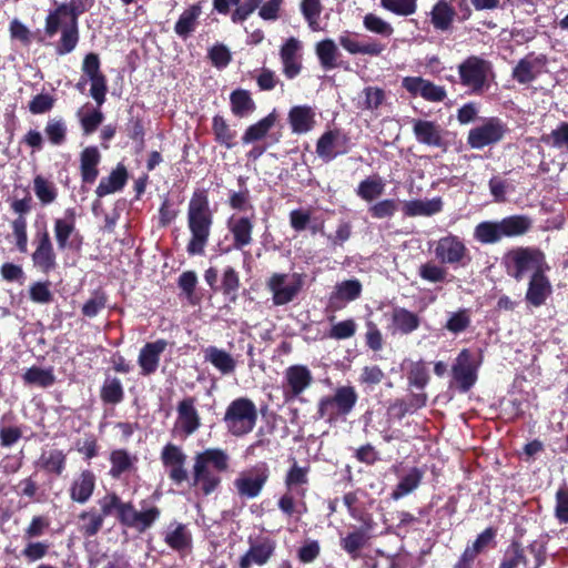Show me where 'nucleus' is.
Returning <instances> with one entry per match:
<instances>
[{"instance_id": "obj_1", "label": "nucleus", "mask_w": 568, "mask_h": 568, "mask_svg": "<svg viewBox=\"0 0 568 568\" xmlns=\"http://www.w3.org/2000/svg\"><path fill=\"white\" fill-rule=\"evenodd\" d=\"M100 513L102 519L105 517L115 516L119 524L123 527L134 529L143 534L160 519L162 510L150 498L142 499L136 509L132 501H123L121 497L112 491L105 494L100 500Z\"/></svg>"}, {"instance_id": "obj_2", "label": "nucleus", "mask_w": 568, "mask_h": 568, "mask_svg": "<svg viewBox=\"0 0 568 568\" xmlns=\"http://www.w3.org/2000/svg\"><path fill=\"white\" fill-rule=\"evenodd\" d=\"M186 219L187 229L191 234L186 251L190 255H203L214 222L207 190L196 189L192 193L187 205Z\"/></svg>"}, {"instance_id": "obj_3", "label": "nucleus", "mask_w": 568, "mask_h": 568, "mask_svg": "<svg viewBox=\"0 0 568 568\" xmlns=\"http://www.w3.org/2000/svg\"><path fill=\"white\" fill-rule=\"evenodd\" d=\"M230 468V455L222 448H206L194 456L192 483L195 491L210 496L222 483L221 473Z\"/></svg>"}, {"instance_id": "obj_4", "label": "nucleus", "mask_w": 568, "mask_h": 568, "mask_svg": "<svg viewBox=\"0 0 568 568\" xmlns=\"http://www.w3.org/2000/svg\"><path fill=\"white\" fill-rule=\"evenodd\" d=\"M506 274L517 282L528 274L549 272L550 266L546 254L536 246H517L509 250L503 257Z\"/></svg>"}, {"instance_id": "obj_5", "label": "nucleus", "mask_w": 568, "mask_h": 568, "mask_svg": "<svg viewBox=\"0 0 568 568\" xmlns=\"http://www.w3.org/2000/svg\"><path fill=\"white\" fill-rule=\"evenodd\" d=\"M358 394L354 386H339L333 395L323 396L317 404L316 418L328 423L345 419L355 408Z\"/></svg>"}, {"instance_id": "obj_6", "label": "nucleus", "mask_w": 568, "mask_h": 568, "mask_svg": "<svg viewBox=\"0 0 568 568\" xmlns=\"http://www.w3.org/2000/svg\"><path fill=\"white\" fill-rule=\"evenodd\" d=\"M257 418L254 402L248 397H237L227 405L222 420L232 436L243 437L254 429Z\"/></svg>"}, {"instance_id": "obj_7", "label": "nucleus", "mask_w": 568, "mask_h": 568, "mask_svg": "<svg viewBox=\"0 0 568 568\" xmlns=\"http://www.w3.org/2000/svg\"><path fill=\"white\" fill-rule=\"evenodd\" d=\"M271 470L266 462H258L235 480L234 487L242 498L253 499L260 496L270 479Z\"/></svg>"}, {"instance_id": "obj_8", "label": "nucleus", "mask_w": 568, "mask_h": 568, "mask_svg": "<svg viewBox=\"0 0 568 568\" xmlns=\"http://www.w3.org/2000/svg\"><path fill=\"white\" fill-rule=\"evenodd\" d=\"M490 63L477 55H470L458 65L460 83L475 94L483 93L487 84Z\"/></svg>"}, {"instance_id": "obj_9", "label": "nucleus", "mask_w": 568, "mask_h": 568, "mask_svg": "<svg viewBox=\"0 0 568 568\" xmlns=\"http://www.w3.org/2000/svg\"><path fill=\"white\" fill-rule=\"evenodd\" d=\"M434 252L436 258L442 264L466 266L471 261V256L464 241L452 233L437 241Z\"/></svg>"}, {"instance_id": "obj_10", "label": "nucleus", "mask_w": 568, "mask_h": 568, "mask_svg": "<svg viewBox=\"0 0 568 568\" xmlns=\"http://www.w3.org/2000/svg\"><path fill=\"white\" fill-rule=\"evenodd\" d=\"M507 132V124L501 119L493 116L468 132L467 144L471 149L481 150L500 142Z\"/></svg>"}, {"instance_id": "obj_11", "label": "nucleus", "mask_w": 568, "mask_h": 568, "mask_svg": "<svg viewBox=\"0 0 568 568\" xmlns=\"http://www.w3.org/2000/svg\"><path fill=\"white\" fill-rule=\"evenodd\" d=\"M314 382L311 369L306 365L295 364L284 372L283 396L285 402L298 398Z\"/></svg>"}, {"instance_id": "obj_12", "label": "nucleus", "mask_w": 568, "mask_h": 568, "mask_svg": "<svg viewBox=\"0 0 568 568\" xmlns=\"http://www.w3.org/2000/svg\"><path fill=\"white\" fill-rule=\"evenodd\" d=\"M82 72L91 82L90 94L101 106L105 102L108 92L106 77L101 71V62L98 53H88L82 62Z\"/></svg>"}, {"instance_id": "obj_13", "label": "nucleus", "mask_w": 568, "mask_h": 568, "mask_svg": "<svg viewBox=\"0 0 568 568\" xmlns=\"http://www.w3.org/2000/svg\"><path fill=\"white\" fill-rule=\"evenodd\" d=\"M34 243L36 250L31 254L33 266L48 275L58 266L57 254L49 232L45 229L42 232H37Z\"/></svg>"}, {"instance_id": "obj_14", "label": "nucleus", "mask_w": 568, "mask_h": 568, "mask_svg": "<svg viewBox=\"0 0 568 568\" xmlns=\"http://www.w3.org/2000/svg\"><path fill=\"white\" fill-rule=\"evenodd\" d=\"M226 227L232 235V246L224 248V253L232 250L242 251L253 243L254 214L251 216L233 215L226 221Z\"/></svg>"}, {"instance_id": "obj_15", "label": "nucleus", "mask_w": 568, "mask_h": 568, "mask_svg": "<svg viewBox=\"0 0 568 568\" xmlns=\"http://www.w3.org/2000/svg\"><path fill=\"white\" fill-rule=\"evenodd\" d=\"M349 138L338 129L325 131L316 142V153L325 162L347 153Z\"/></svg>"}, {"instance_id": "obj_16", "label": "nucleus", "mask_w": 568, "mask_h": 568, "mask_svg": "<svg viewBox=\"0 0 568 568\" xmlns=\"http://www.w3.org/2000/svg\"><path fill=\"white\" fill-rule=\"evenodd\" d=\"M161 462L168 469L169 478L175 485H181L189 479L185 468L186 455L174 444H166L161 452Z\"/></svg>"}, {"instance_id": "obj_17", "label": "nucleus", "mask_w": 568, "mask_h": 568, "mask_svg": "<svg viewBox=\"0 0 568 568\" xmlns=\"http://www.w3.org/2000/svg\"><path fill=\"white\" fill-rule=\"evenodd\" d=\"M248 550L240 558L239 568H251L252 565L264 566L273 557L276 541L270 537L250 538Z\"/></svg>"}, {"instance_id": "obj_18", "label": "nucleus", "mask_w": 568, "mask_h": 568, "mask_svg": "<svg viewBox=\"0 0 568 568\" xmlns=\"http://www.w3.org/2000/svg\"><path fill=\"white\" fill-rule=\"evenodd\" d=\"M287 278L286 274L274 273L267 281V287L273 294V304L276 306L285 305L292 302L303 286L301 274H294V283L284 285Z\"/></svg>"}, {"instance_id": "obj_19", "label": "nucleus", "mask_w": 568, "mask_h": 568, "mask_svg": "<svg viewBox=\"0 0 568 568\" xmlns=\"http://www.w3.org/2000/svg\"><path fill=\"white\" fill-rule=\"evenodd\" d=\"M402 87L413 97L420 95L429 102H443L447 97L444 87L437 85L422 77H405L402 80Z\"/></svg>"}, {"instance_id": "obj_20", "label": "nucleus", "mask_w": 568, "mask_h": 568, "mask_svg": "<svg viewBox=\"0 0 568 568\" xmlns=\"http://www.w3.org/2000/svg\"><path fill=\"white\" fill-rule=\"evenodd\" d=\"M546 65L547 57L545 54L535 55L531 52L517 62L513 69L511 77L519 84H528L544 72Z\"/></svg>"}, {"instance_id": "obj_21", "label": "nucleus", "mask_w": 568, "mask_h": 568, "mask_svg": "<svg viewBox=\"0 0 568 568\" xmlns=\"http://www.w3.org/2000/svg\"><path fill=\"white\" fill-rule=\"evenodd\" d=\"M453 379L459 392L467 393L477 381V368L470 362V352L467 348L456 357V362L452 367Z\"/></svg>"}, {"instance_id": "obj_22", "label": "nucleus", "mask_w": 568, "mask_h": 568, "mask_svg": "<svg viewBox=\"0 0 568 568\" xmlns=\"http://www.w3.org/2000/svg\"><path fill=\"white\" fill-rule=\"evenodd\" d=\"M413 133L420 143L432 148H446L444 129L435 121L414 119Z\"/></svg>"}, {"instance_id": "obj_23", "label": "nucleus", "mask_w": 568, "mask_h": 568, "mask_svg": "<svg viewBox=\"0 0 568 568\" xmlns=\"http://www.w3.org/2000/svg\"><path fill=\"white\" fill-rule=\"evenodd\" d=\"M166 347L168 341L163 338L144 344L138 356V364L142 376L153 375L158 371L161 355Z\"/></svg>"}, {"instance_id": "obj_24", "label": "nucleus", "mask_w": 568, "mask_h": 568, "mask_svg": "<svg viewBox=\"0 0 568 568\" xmlns=\"http://www.w3.org/2000/svg\"><path fill=\"white\" fill-rule=\"evenodd\" d=\"M548 272H537L530 275L526 291V302L535 307L544 305L552 293Z\"/></svg>"}, {"instance_id": "obj_25", "label": "nucleus", "mask_w": 568, "mask_h": 568, "mask_svg": "<svg viewBox=\"0 0 568 568\" xmlns=\"http://www.w3.org/2000/svg\"><path fill=\"white\" fill-rule=\"evenodd\" d=\"M362 294V283L354 280H346L337 283L328 297L327 307L332 311L342 310L346 303L357 300Z\"/></svg>"}, {"instance_id": "obj_26", "label": "nucleus", "mask_w": 568, "mask_h": 568, "mask_svg": "<svg viewBox=\"0 0 568 568\" xmlns=\"http://www.w3.org/2000/svg\"><path fill=\"white\" fill-rule=\"evenodd\" d=\"M196 398L189 396L183 398L176 407V423L184 436L194 434L201 426V417L195 408Z\"/></svg>"}, {"instance_id": "obj_27", "label": "nucleus", "mask_w": 568, "mask_h": 568, "mask_svg": "<svg viewBox=\"0 0 568 568\" xmlns=\"http://www.w3.org/2000/svg\"><path fill=\"white\" fill-rule=\"evenodd\" d=\"M356 38V33L345 31L338 37V43L351 54H366L371 57H377L381 55L386 49V44L378 40H371L368 42L361 43Z\"/></svg>"}, {"instance_id": "obj_28", "label": "nucleus", "mask_w": 568, "mask_h": 568, "mask_svg": "<svg viewBox=\"0 0 568 568\" xmlns=\"http://www.w3.org/2000/svg\"><path fill=\"white\" fill-rule=\"evenodd\" d=\"M97 485V476L90 469L82 470L71 483L70 499L78 504H85L92 497Z\"/></svg>"}, {"instance_id": "obj_29", "label": "nucleus", "mask_w": 568, "mask_h": 568, "mask_svg": "<svg viewBox=\"0 0 568 568\" xmlns=\"http://www.w3.org/2000/svg\"><path fill=\"white\" fill-rule=\"evenodd\" d=\"M315 111L311 105H294L290 109L287 121L295 134H305L312 131L316 124Z\"/></svg>"}, {"instance_id": "obj_30", "label": "nucleus", "mask_w": 568, "mask_h": 568, "mask_svg": "<svg viewBox=\"0 0 568 568\" xmlns=\"http://www.w3.org/2000/svg\"><path fill=\"white\" fill-rule=\"evenodd\" d=\"M109 462L111 465L110 477L119 480L124 475L136 470L138 456L124 448H116L110 452Z\"/></svg>"}, {"instance_id": "obj_31", "label": "nucleus", "mask_w": 568, "mask_h": 568, "mask_svg": "<svg viewBox=\"0 0 568 568\" xmlns=\"http://www.w3.org/2000/svg\"><path fill=\"white\" fill-rule=\"evenodd\" d=\"M53 232L59 251L80 250L83 237L75 224L54 220Z\"/></svg>"}, {"instance_id": "obj_32", "label": "nucleus", "mask_w": 568, "mask_h": 568, "mask_svg": "<svg viewBox=\"0 0 568 568\" xmlns=\"http://www.w3.org/2000/svg\"><path fill=\"white\" fill-rule=\"evenodd\" d=\"M311 471L310 466H300L295 458H293V464L286 471L284 478V485L288 491H295V495L301 499H304L306 496L307 489L305 488L308 485V474Z\"/></svg>"}, {"instance_id": "obj_33", "label": "nucleus", "mask_w": 568, "mask_h": 568, "mask_svg": "<svg viewBox=\"0 0 568 568\" xmlns=\"http://www.w3.org/2000/svg\"><path fill=\"white\" fill-rule=\"evenodd\" d=\"M420 326V317L405 308L396 307L392 313V334L409 335Z\"/></svg>"}, {"instance_id": "obj_34", "label": "nucleus", "mask_w": 568, "mask_h": 568, "mask_svg": "<svg viewBox=\"0 0 568 568\" xmlns=\"http://www.w3.org/2000/svg\"><path fill=\"white\" fill-rule=\"evenodd\" d=\"M192 534L182 523H171L164 536V542L174 551L184 552L192 548Z\"/></svg>"}, {"instance_id": "obj_35", "label": "nucleus", "mask_w": 568, "mask_h": 568, "mask_svg": "<svg viewBox=\"0 0 568 568\" xmlns=\"http://www.w3.org/2000/svg\"><path fill=\"white\" fill-rule=\"evenodd\" d=\"M101 154L97 146H87L80 153V174L83 183L92 184L99 175Z\"/></svg>"}, {"instance_id": "obj_36", "label": "nucleus", "mask_w": 568, "mask_h": 568, "mask_svg": "<svg viewBox=\"0 0 568 568\" xmlns=\"http://www.w3.org/2000/svg\"><path fill=\"white\" fill-rule=\"evenodd\" d=\"M442 197H433L430 200H410L404 202L402 207L403 214L408 217L432 216L443 211Z\"/></svg>"}, {"instance_id": "obj_37", "label": "nucleus", "mask_w": 568, "mask_h": 568, "mask_svg": "<svg viewBox=\"0 0 568 568\" xmlns=\"http://www.w3.org/2000/svg\"><path fill=\"white\" fill-rule=\"evenodd\" d=\"M202 14V2L199 1L189 6L179 17L174 24V32L183 40H186L196 29L199 18Z\"/></svg>"}, {"instance_id": "obj_38", "label": "nucleus", "mask_w": 568, "mask_h": 568, "mask_svg": "<svg viewBox=\"0 0 568 568\" xmlns=\"http://www.w3.org/2000/svg\"><path fill=\"white\" fill-rule=\"evenodd\" d=\"M129 174L126 168L119 163L106 178H102L95 190L98 197H104L111 193L121 191L126 184Z\"/></svg>"}, {"instance_id": "obj_39", "label": "nucleus", "mask_w": 568, "mask_h": 568, "mask_svg": "<svg viewBox=\"0 0 568 568\" xmlns=\"http://www.w3.org/2000/svg\"><path fill=\"white\" fill-rule=\"evenodd\" d=\"M498 222L503 239L523 236L532 227L531 217L524 214L509 215Z\"/></svg>"}, {"instance_id": "obj_40", "label": "nucleus", "mask_w": 568, "mask_h": 568, "mask_svg": "<svg viewBox=\"0 0 568 568\" xmlns=\"http://www.w3.org/2000/svg\"><path fill=\"white\" fill-rule=\"evenodd\" d=\"M277 120L276 111L273 110L266 116L258 120L256 123L251 124L246 128L242 135L243 144H251L264 139L270 130L275 125Z\"/></svg>"}, {"instance_id": "obj_41", "label": "nucleus", "mask_w": 568, "mask_h": 568, "mask_svg": "<svg viewBox=\"0 0 568 568\" xmlns=\"http://www.w3.org/2000/svg\"><path fill=\"white\" fill-rule=\"evenodd\" d=\"M424 474L425 471L422 468L412 467L409 471L399 479L398 484L393 489L390 497L394 500H398L413 493L420 485Z\"/></svg>"}, {"instance_id": "obj_42", "label": "nucleus", "mask_w": 568, "mask_h": 568, "mask_svg": "<svg viewBox=\"0 0 568 568\" xmlns=\"http://www.w3.org/2000/svg\"><path fill=\"white\" fill-rule=\"evenodd\" d=\"M212 132L214 134V141L227 150L233 149L236 145L235 140L237 132L231 128L222 115L215 114L213 116Z\"/></svg>"}, {"instance_id": "obj_43", "label": "nucleus", "mask_w": 568, "mask_h": 568, "mask_svg": "<svg viewBox=\"0 0 568 568\" xmlns=\"http://www.w3.org/2000/svg\"><path fill=\"white\" fill-rule=\"evenodd\" d=\"M230 105L232 113L237 118H245L253 113L256 104L251 93L244 89H235L230 94Z\"/></svg>"}, {"instance_id": "obj_44", "label": "nucleus", "mask_w": 568, "mask_h": 568, "mask_svg": "<svg viewBox=\"0 0 568 568\" xmlns=\"http://www.w3.org/2000/svg\"><path fill=\"white\" fill-rule=\"evenodd\" d=\"M241 280L239 272L233 266L223 270L219 291L230 302L235 303L239 298Z\"/></svg>"}, {"instance_id": "obj_45", "label": "nucleus", "mask_w": 568, "mask_h": 568, "mask_svg": "<svg viewBox=\"0 0 568 568\" xmlns=\"http://www.w3.org/2000/svg\"><path fill=\"white\" fill-rule=\"evenodd\" d=\"M100 398L105 405H118L124 399V388L119 377L106 375L100 388Z\"/></svg>"}, {"instance_id": "obj_46", "label": "nucleus", "mask_w": 568, "mask_h": 568, "mask_svg": "<svg viewBox=\"0 0 568 568\" xmlns=\"http://www.w3.org/2000/svg\"><path fill=\"white\" fill-rule=\"evenodd\" d=\"M519 565H523L525 568H530V562L526 556L523 544L519 540L514 539L506 548L498 568H518Z\"/></svg>"}, {"instance_id": "obj_47", "label": "nucleus", "mask_w": 568, "mask_h": 568, "mask_svg": "<svg viewBox=\"0 0 568 568\" xmlns=\"http://www.w3.org/2000/svg\"><path fill=\"white\" fill-rule=\"evenodd\" d=\"M315 52L324 70H333L339 67L337 58L341 55L337 45L332 39H324L316 43Z\"/></svg>"}, {"instance_id": "obj_48", "label": "nucleus", "mask_w": 568, "mask_h": 568, "mask_svg": "<svg viewBox=\"0 0 568 568\" xmlns=\"http://www.w3.org/2000/svg\"><path fill=\"white\" fill-rule=\"evenodd\" d=\"M369 537L362 528H356L341 538V548L352 558L358 559L361 550L367 545Z\"/></svg>"}, {"instance_id": "obj_49", "label": "nucleus", "mask_w": 568, "mask_h": 568, "mask_svg": "<svg viewBox=\"0 0 568 568\" xmlns=\"http://www.w3.org/2000/svg\"><path fill=\"white\" fill-rule=\"evenodd\" d=\"M430 16L434 28L446 31L450 29L456 11L446 0H438L432 9Z\"/></svg>"}, {"instance_id": "obj_50", "label": "nucleus", "mask_w": 568, "mask_h": 568, "mask_svg": "<svg viewBox=\"0 0 568 568\" xmlns=\"http://www.w3.org/2000/svg\"><path fill=\"white\" fill-rule=\"evenodd\" d=\"M205 361L210 362L223 375H229L235 371V359L224 349L216 346H209L205 349Z\"/></svg>"}, {"instance_id": "obj_51", "label": "nucleus", "mask_w": 568, "mask_h": 568, "mask_svg": "<svg viewBox=\"0 0 568 568\" xmlns=\"http://www.w3.org/2000/svg\"><path fill=\"white\" fill-rule=\"evenodd\" d=\"M385 183L379 175H371L361 181L356 194L363 201L371 203L384 194Z\"/></svg>"}, {"instance_id": "obj_52", "label": "nucleus", "mask_w": 568, "mask_h": 568, "mask_svg": "<svg viewBox=\"0 0 568 568\" xmlns=\"http://www.w3.org/2000/svg\"><path fill=\"white\" fill-rule=\"evenodd\" d=\"M474 239L481 244H495L503 240L498 221H483L474 229Z\"/></svg>"}, {"instance_id": "obj_53", "label": "nucleus", "mask_w": 568, "mask_h": 568, "mask_svg": "<svg viewBox=\"0 0 568 568\" xmlns=\"http://www.w3.org/2000/svg\"><path fill=\"white\" fill-rule=\"evenodd\" d=\"M23 382L27 385H36L42 388L52 386L55 383V376L52 367L42 368L32 366L22 375Z\"/></svg>"}, {"instance_id": "obj_54", "label": "nucleus", "mask_w": 568, "mask_h": 568, "mask_svg": "<svg viewBox=\"0 0 568 568\" xmlns=\"http://www.w3.org/2000/svg\"><path fill=\"white\" fill-rule=\"evenodd\" d=\"M65 460L67 457L62 450L53 449L40 456L39 465L44 471L60 476L65 469Z\"/></svg>"}, {"instance_id": "obj_55", "label": "nucleus", "mask_w": 568, "mask_h": 568, "mask_svg": "<svg viewBox=\"0 0 568 568\" xmlns=\"http://www.w3.org/2000/svg\"><path fill=\"white\" fill-rule=\"evenodd\" d=\"M44 134L50 144L59 146L65 143L68 126L64 119L58 116L47 121Z\"/></svg>"}, {"instance_id": "obj_56", "label": "nucleus", "mask_w": 568, "mask_h": 568, "mask_svg": "<svg viewBox=\"0 0 568 568\" xmlns=\"http://www.w3.org/2000/svg\"><path fill=\"white\" fill-rule=\"evenodd\" d=\"M293 493L287 490L283 494L277 501V507L286 517H295L298 520L307 511V506L303 499L297 503Z\"/></svg>"}, {"instance_id": "obj_57", "label": "nucleus", "mask_w": 568, "mask_h": 568, "mask_svg": "<svg viewBox=\"0 0 568 568\" xmlns=\"http://www.w3.org/2000/svg\"><path fill=\"white\" fill-rule=\"evenodd\" d=\"M540 140L552 149L568 152V122H560L550 133L542 134Z\"/></svg>"}, {"instance_id": "obj_58", "label": "nucleus", "mask_w": 568, "mask_h": 568, "mask_svg": "<svg viewBox=\"0 0 568 568\" xmlns=\"http://www.w3.org/2000/svg\"><path fill=\"white\" fill-rule=\"evenodd\" d=\"M79 41V29L78 24L69 23L61 29V38L57 45V53L60 55L72 52Z\"/></svg>"}, {"instance_id": "obj_59", "label": "nucleus", "mask_w": 568, "mask_h": 568, "mask_svg": "<svg viewBox=\"0 0 568 568\" xmlns=\"http://www.w3.org/2000/svg\"><path fill=\"white\" fill-rule=\"evenodd\" d=\"M386 94L382 88L366 87L362 91V100L358 101V108L362 110L375 111L385 101Z\"/></svg>"}, {"instance_id": "obj_60", "label": "nucleus", "mask_w": 568, "mask_h": 568, "mask_svg": "<svg viewBox=\"0 0 568 568\" xmlns=\"http://www.w3.org/2000/svg\"><path fill=\"white\" fill-rule=\"evenodd\" d=\"M33 191L43 205L54 202L58 196L55 185L42 175L33 179Z\"/></svg>"}, {"instance_id": "obj_61", "label": "nucleus", "mask_w": 568, "mask_h": 568, "mask_svg": "<svg viewBox=\"0 0 568 568\" xmlns=\"http://www.w3.org/2000/svg\"><path fill=\"white\" fill-rule=\"evenodd\" d=\"M430 376L426 364L423 361L415 362L407 372V382L409 387L423 390L429 383Z\"/></svg>"}, {"instance_id": "obj_62", "label": "nucleus", "mask_w": 568, "mask_h": 568, "mask_svg": "<svg viewBox=\"0 0 568 568\" xmlns=\"http://www.w3.org/2000/svg\"><path fill=\"white\" fill-rule=\"evenodd\" d=\"M364 28L382 38H390L394 33L393 26L375 13H367L363 19Z\"/></svg>"}, {"instance_id": "obj_63", "label": "nucleus", "mask_w": 568, "mask_h": 568, "mask_svg": "<svg viewBox=\"0 0 568 568\" xmlns=\"http://www.w3.org/2000/svg\"><path fill=\"white\" fill-rule=\"evenodd\" d=\"M79 518L82 521L80 531L84 537L95 536L103 527L104 520L95 510L82 511Z\"/></svg>"}, {"instance_id": "obj_64", "label": "nucleus", "mask_w": 568, "mask_h": 568, "mask_svg": "<svg viewBox=\"0 0 568 568\" xmlns=\"http://www.w3.org/2000/svg\"><path fill=\"white\" fill-rule=\"evenodd\" d=\"M398 210L395 199H383L368 206V214L376 220L392 219Z\"/></svg>"}]
</instances>
